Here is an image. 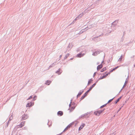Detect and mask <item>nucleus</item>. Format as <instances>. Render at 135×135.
Returning <instances> with one entry per match:
<instances>
[{"label":"nucleus","mask_w":135,"mask_h":135,"mask_svg":"<svg viewBox=\"0 0 135 135\" xmlns=\"http://www.w3.org/2000/svg\"><path fill=\"white\" fill-rule=\"evenodd\" d=\"M95 51L93 52L92 54V55L94 56H96L99 54L102 51L100 50H95Z\"/></svg>","instance_id":"obj_1"},{"label":"nucleus","mask_w":135,"mask_h":135,"mask_svg":"<svg viewBox=\"0 0 135 135\" xmlns=\"http://www.w3.org/2000/svg\"><path fill=\"white\" fill-rule=\"evenodd\" d=\"M118 20H115L112 23V26H113V28L114 27V30H115L116 29V27H115V26L118 23Z\"/></svg>","instance_id":"obj_2"},{"label":"nucleus","mask_w":135,"mask_h":135,"mask_svg":"<svg viewBox=\"0 0 135 135\" xmlns=\"http://www.w3.org/2000/svg\"><path fill=\"white\" fill-rule=\"evenodd\" d=\"M28 117V116L27 115L24 114V115H22L21 120H23L27 119Z\"/></svg>","instance_id":"obj_3"},{"label":"nucleus","mask_w":135,"mask_h":135,"mask_svg":"<svg viewBox=\"0 0 135 135\" xmlns=\"http://www.w3.org/2000/svg\"><path fill=\"white\" fill-rule=\"evenodd\" d=\"M103 112V111L101 110H99L95 111L94 112V114L96 115H99L101 113Z\"/></svg>","instance_id":"obj_4"},{"label":"nucleus","mask_w":135,"mask_h":135,"mask_svg":"<svg viewBox=\"0 0 135 135\" xmlns=\"http://www.w3.org/2000/svg\"><path fill=\"white\" fill-rule=\"evenodd\" d=\"M33 105V103L31 102L30 103H27V104L26 105V107H30L32 106Z\"/></svg>","instance_id":"obj_5"},{"label":"nucleus","mask_w":135,"mask_h":135,"mask_svg":"<svg viewBox=\"0 0 135 135\" xmlns=\"http://www.w3.org/2000/svg\"><path fill=\"white\" fill-rule=\"evenodd\" d=\"M89 92H87V91L86 92V93L81 97V100L83 99L87 95Z\"/></svg>","instance_id":"obj_6"},{"label":"nucleus","mask_w":135,"mask_h":135,"mask_svg":"<svg viewBox=\"0 0 135 135\" xmlns=\"http://www.w3.org/2000/svg\"><path fill=\"white\" fill-rule=\"evenodd\" d=\"M103 62V61L102 62L101 64H100L98 65L97 67V69L98 70H99L102 67L103 65L102 64Z\"/></svg>","instance_id":"obj_7"},{"label":"nucleus","mask_w":135,"mask_h":135,"mask_svg":"<svg viewBox=\"0 0 135 135\" xmlns=\"http://www.w3.org/2000/svg\"><path fill=\"white\" fill-rule=\"evenodd\" d=\"M62 70H61V69L59 68L58 70L56 71L55 73L58 74V75H60L62 73Z\"/></svg>","instance_id":"obj_8"},{"label":"nucleus","mask_w":135,"mask_h":135,"mask_svg":"<svg viewBox=\"0 0 135 135\" xmlns=\"http://www.w3.org/2000/svg\"><path fill=\"white\" fill-rule=\"evenodd\" d=\"M107 76V75H105L103 76L102 77H100V78H99L98 80L97 81H96V83L98 82L99 80L105 78Z\"/></svg>","instance_id":"obj_9"},{"label":"nucleus","mask_w":135,"mask_h":135,"mask_svg":"<svg viewBox=\"0 0 135 135\" xmlns=\"http://www.w3.org/2000/svg\"><path fill=\"white\" fill-rule=\"evenodd\" d=\"M128 78H127L126 79V80L125 81V82L124 83V85L123 86V87L122 88V89H121V90H120V92H119V93H120L121 91H122V90L124 88V87L125 86V85H126V83L128 81Z\"/></svg>","instance_id":"obj_10"},{"label":"nucleus","mask_w":135,"mask_h":135,"mask_svg":"<svg viewBox=\"0 0 135 135\" xmlns=\"http://www.w3.org/2000/svg\"><path fill=\"white\" fill-rule=\"evenodd\" d=\"M74 123L72 122L70 124L67 126L65 128L68 130L69 128H70L74 124Z\"/></svg>","instance_id":"obj_11"},{"label":"nucleus","mask_w":135,"mask_h":135,"mask_svg":"<svg viewBox=\"0 0 135 135\" xmlns=\"http://www.w3.org/2000/svg\"><path fill=\"white\" fill-rule=\"evenodd\" d=\"M84 55V54H82L81 53H80V54L77 55V56L78 57H81L83 56Z\"/></svg>","instance_id":"obj_12"},{"label":"nucleus","mask_w":135,"mask_h":135,"mask_svg":"<svg viewBox=\"0 0 135 135\" xmlns=\"http://www.w3.org/2000/svg\"><path fill=\"white\" fill-rule=\"evenodd\" d=\"M57 114L58 115L60 116H61L63 115V113L62 112L60 111L58 112Z\"/></svg>","instance_id":"obj_13"},{"label":"nucleus","mask_w":135,"mask_h":135,"mask_svg":"<svg viewBox=\"0 0 135 135\" xmlns=\"http://www.w3.org/2000/svg\"><path fill=\"white\" fill-rule=\"evenodd\" d=\"M85 124L84 123H82L80 126L79 128V130L80 131L85 126Z\"/></svg>","instance_id":"obj_14"},{"label":"nucleus","mask_w":135,"mask_h":135,"mask_svg":"<svg viewBox=\"0 0 135 135\" xmlns=\"http://www.w3.org/2000/svg\"><path fill=\"white\" fill-rule=\"evenodd\" d=\"M83 91H84L83 90H80L77 95V97H79L82 94Z\"/></svg>","instance_id":"obj_15"},{"label":"nucleus","mask_w":135,"mask_h":135,"mask_svg":"<svg viewBox=\"0 0 135 135\" xmlns=\"http://www.w3.org/2000/svg\"><path fill=\"white\" fill-rule=\"evenodd\" d=\"M24 123H25L24 122H22L20 123V126L19 127H20V128L22 127L23 126H24Z\"/></svg>","instance_id":"obj_16"},{"label":"nucleus","mask_w":135,"mask_h":135,"mask_svg":"<svg viewBox=\"0 0 135 135\" xmlns=\"http://www.w3.org/2000/svg\"><path fill=\"white\" fill-rule=\"evenodd\" d=\"M122 97H120L117 100H116V101H115V104H116L118 102H119V101L121 99V98Z\"/></svg>","instance_id":"obj_17"},{"label":"nucleus","mask_w":135,"mask_h":135,"mask_svg":"<svg viewBox=\"0 0 135 135\" xmlns=\"http://www.w3.org/2000/svg\"><path fill=\"white\" fill-rule=\"evenodd\" d=\"M79 19L78 18V17H77L73 21V22H72L70 25H72V24H73L74 22H75L77 20Z\"/></svg>","instance_id":"obj_18"},{"label":"nucleus","mask_w":135,"mask_h":135,"mask_svg":"<svg viewBox=\"0 0 135 135\" xmlns=\"http://www.w3.org/2000/svg\"><path fill=\"white\" fill-rule=\"evenodd\" d=\"M84 15V13H81L79 16H78L77 17H78V18L79 19V18H81L82 16Z\"/></svg>","instance_id":"obj_19"},{"label":"nucleus","mask_w":135,"mask_h":135,"mask_svg":"<svg viewBox=\"0 0 135 135\" xmlns=\"http://www.w3.org/2000/svg\"><path fill=\"white\" fill-rule=\"evenodd\" d=\"M107 69L106 67H104L100 71V72H103L105 71Z\"/></svg>","instance_id":"obj_20"},{"label":"nucleus","mask_w":135,"mask_h":135,"mask_svg":"<svg viewBox=\"0 0 135 135\" xmlns=\"http://www.w3.org/2000/svg\"><path fill=\"white\" fill-rule=\"evenodd\" d=\"M93 81V79H90L89 80L88 84V85H89L91 83V81Z\"/></svg>","instance_id":"obj_21"},{"label":"nucleus","mask_w":135,"mask_h":135,"mask_svg":"<svg viewBox=\"0 0 135 135\" xmlns=\"http://www.w3.org/2000/svg\"><path fill=\"white\" fill-rule=\"evenodd\" d=\"M69 54H66L65 55V57H64V59L65 60V59H67V58L69 56Z\"/></svg>","instance_id":"obj_22"},{"label":"nucleus","mask_w":135,"mask_h":135,"mask_svg":"<svg viewBox=\"0 0 135 135\" xmlns=\"http://www.w3.org/2000/svg\"><path fill=\"white\" fill-rule=\"evenodd\" d=\"M75 107H70V111L71 112L75 108Z\"/></svg>","instance_id":"obj_23"},{"label":"nucleus","mask_w":135,"mask_h":135,"mask_svg":"<svg viewBox=\"0 0 135 135\" xmlns=\"http://www.w3.org/2000/svg\"><path fill=\"white\" fill-rule=\"evenodd\" d=\"M51 82V81H50L47 80V83H46L45 84L48 85H49L50 83Z\"/></svg>","instance_id":"obj_24"},{"label":"nucleus","mask_w":135,"mask_h":135,"mask_svg":"<svg viewBox=\"0 0 135 135\" xmlns=\"http://www.w3.org/2000/svg\"><path fill=\"white\" fill-rule=\"evenodd\" d=\"M70 44H69L68 45V46L67 47V50H70V49L71 48V47H70Z\"/></svg>","instance_id":"obj_25"},{"label":"nucleus","mask_w":135,"mask_h":135,"mask_svg":"<svg viewBox=\"0 0 135 135\" xmlns=\"http://www.w3.org/2000/svg\"><path fill=\"white\" fill-rule=\"evenodd\" d=\"M123 56V55H121L120 57L119 58V59L118 60V61H121L122 60V56Z\"/></svg>","instance_id":"obj_26"},{"label":"nucleus","mask_w":135,"mask_h":135,"mask_svg":"<svg viewBox=\"0 0 135 135\" xmlns=\"http://www.w3.org/2000/svg\"><path fill=\"white\" fill-rule=\"evenodd\" d=\"M72 99H71V102H70V104H69V108L68 109V110H70V107H71V103H72Z\"/></svg>","instance_id":"obj_27"},{"label":"nucleus","mask_w":135,"mask_h":135,"mask_svg":"<svg viewBox=\"0 0 135 135\" xmlns=\"http://www.w3.org/2000/svg\"><path fill=\"white\" fill-rule=\"evenodd\" d=\"M114 98H114H112V99H110V100H109L108 101V102H107V104H108V103H109L110 102H111L112 101V100H113V99Z\"/></svg>","instance_id":"obj_28"},{"label":"nucleus","mask_w":135,"mask_h":135,"mask_svg":"<svg viewBox=\"0 0 135 135\" xmlns=\"http://www.w3.org/2000/svg\"><path fill=\"white\" fill-rule=\"evenodd\" d=\"M13 118V117L12 115L10 116L9 118V121H10Z\"/></svg>","instance_id":"obj_29"},{"label":"nucleus","mask_w":135,"mask_h":135,"mask_svg":"<svg viewBox=\"0 0 135 135\" xmlns=\"http://www.w3.org/2000/svg\"><path fill=\"white\" fill-rule=\"evenodd\" d=\"M124 40V37H122L121 39L120 42H122Z\"/></svg>","instance_id":"obj_30"},{"label":"nucleus","mask_w":135,"mask_h":135,"mask_svg":"<svg viewBox=\"0 0 135 135\" xmlns=\"http://www.w3.org/2000/svg\"><path fill=\"white\" fill-rule=\"evenodd\" d=\"M93 88L91 86L89 88V89L87 90V92H89L90 90H91Z\"/></svg>","instance_id":"obj_31"},{"label":"nucleus","mask_w":135,"mask_h":135,"mask_svg":"<svg viewBox=\"0 0 135 135\" xmlns=\"http://www.w3.org/2000/svg\"><path fill=\"white\" fill-rule=\"evenodd\" d=\"M107 104H104V105L101 106L100 108H102L105 107V106H106Z\"/></svg>","instance_id":"obj_32"},{"label":"nucleus","mask_w":135,"mask_h":135,"mask_svg":"<svg viewBox=\"0 0 135 135\" xmlns=\"http://www.w3.org/2000/svg\"><path fill=\"white\" fill-rule=\"evenodd\" d=\"M37 98V96H34L33 97V100L34 101L36 100Z\"/></svg>","instance_id":"obj_33"},{"label":"nucleus","mask_w":135,"mask_h":135,"mask_svg":"<svg viewBox=\"0 0 135 135\" xmlns=\"http://www.w3.org/2000/svg\"><path fill=\"white\" fill-rule=\"evenodd\" d=\"M97 38H98V37L95 38L94 39V41H98L97 40Z\"/></svg>","instance_id":"obj_34"},{"label":"nucleus","mask_w":135,"mask_h":135,"mask_svg":"<svg viewBox=\"0 0 135 135\" xmlns=\"http://www.w3.org/2000/svg\"><path fill=\"white\" fill-rule=\"evenodd\" d=\"M94 83V84H93L92 85V86H91L93 88L94 87V86L96 85V83Z\"/></svg>","instance_id":"obj_35"},{"label":"nucleus","mask_w":135,"mask_h":135,"mask_svg":"<svg viewBox=\"0 0 135 135\" xmlns=\"http://www.w3.org/2000/svg\"><path fill=\"white\" fill-rule=\"evenodd\" d=\"M32 98V96H31L27 99V100H28L31 99Z\"/></svg>","instance_id":"obj_36"},{"label":"nucleus","mask_w":135,"mask_h":135,"mask_svg":"<svg viewBox=\"0 0 135 135\" xmlns=\"http://www.w3.org/2000/svg\"><path fill=\"white\" fill-rule=\"evenodd\" d=\"M54 64V63L52 64L51 65L49 66V68H51V67H52L53 66V65Z\"/></svg>","instance_id":"obj_37"},{"label":"nucleus","mask_w":135,"mask_h":135,"mask_svg":"<svg viewBox=\"0 0 135 135\" xmlns=\"http://www.w3.org/2000/svg\"><path fill=\"white\" fill-rule=\"evenodd\" d=\"M109 29V28H108ZM111 32V31L110 30H109V29H108V30H107V32L108 33H110Z\"/></svg>","instance_id":"obj_38"},{"label":"nucleus","mask_w":135,"mask_h":135,"mask_svg":"<svg viewBox=\"0 0 135 135\" xmlns=\"http://www.w3.org/2000/svg\"><path fill=\"white\" fill-rule=\"evenodd\" d=\"M87 115V114H85L84 115H82L81 116V117H84L86 115Z\"/></svg>","instance_id":"obj_39"},{"label":"nucleus","mask_w":135,"mask_h":135,"mask_svg":"<svg viewBox=\"0 0 135 135\" xmlns=\"http://www.w3.org/2000/svg\"><path fill=\"white\" fill-rule=\"evenodd\" d=\"M67 130L66 129V128H65V129L63 131V132H64Z\"/></svg>","instance_id":"obj_40"},{"label":"nucleus","mask_w":135,"mask_h":135,"mask_svg":"<svg viewBox=\"0 0 135 135\" xmlns=\"http://www.w3.org/2000/svg\"><path fill=\"white\" fill-rule=\"evenodd\" d=\"M96 72H95L94 74V75H93V77H94V76H95V75L96 74Z\"/></svg>","instance_id":"obj_41"},{"label":"nucleus","mask_w":135,"mask_h":135,"mask_svg":"<svg viewBox=\"0 0 135 135\" xmlns=\"http://www.w3.org/2000/svg\"><path fill=\"white\" fill-rule=\"evenodd\" d=\"M134 57V55H133V56H131V58H133V57Z\"/></svg>","instance_id":"obj_42"},{"label":"nucleus","mask_w":135,"mask_h":135,"mask_svg":"<svg viewBox=\"0 0 135 135\" xmlns=\"http://www.w3.org/2000/svg\"><path fill=\"white\" fill-rule=\"evenodd\" d=\"M49 122H48V123H47V125H49V127H50L51 125V124L50 125H49Z\"/></svg>","instance_id":"obj_43"},{"label":"nucleus","mask_w":135,"mask_h":135,"mask_svg":"<svg viewBox=\"0 0 135 135\" xmlns=\"http://www.w3.org/2000/svg\"><path fill=\"white\" fill-rule=\"evenodd\" d=\"M119 67V66H118L117 67H116L115 68H114L116 70V69L117 68H118Z\"/></svg>","instance_id":"obj_44"},{"label":"nucleus","mask_w":135,"mask_h":135,"mask_svg":"<svg viewBox=\"0 0 135 135\" xmlns=\"http://www.w3.org/2000/svg\"><path fill=\"white\" fill-rule=\"evenodd\" d=\"M75 104V103H74V102H73V103H72V105H74Z\"/></svg>","instance_id":"obj_45"},{"label":"nucleus","mask_w":135,"mask_h":135,"mask_svg":"<svg viewBox=\"0 0 135 135\" xmlns=\"http://www.w3.org/2000/svg\"><path fill=\"white\" fill-rule=\"evenodd\" d=\"M62 55H61L60 56V57H59L60 59L62 57Z\"/></svg>","instance_id":"obj_46"},{"label":"nucleus","mask_w":135,"mask_h":135,"mask_svg":"<svg viewBox=\"0 0 135 135\" xmlns=\"http://www.w3.org/2000/svg\"><path fill=\"white\" fill-rule=\"evenodd\" d=\"M110 72L108 73L107 74H106V75H107V76L108 75L110 74Z\"/></svg>","instance_id":"obj_47"},{"label":"nucleus","mask_w":135,"mask_h":135,"mask_svg":"<svg viewBox=\"0 0 135 135\" xmlns=\"http://www.w3.org/2000/svg\"><path fill=\"white\" fill-rule=\"evenodd\" d=\"M82 31V30H81V32L79 33H83V32H84V31Z\"/></svg>","instance_id":"obj_48"},{"label":"nucleus","mask_w":135,"mask_h":135,"mask_svg":"<svg viewBox=\"0 0 135 135\" xmlns=\"http://www.w3.org/2000/svg\"><path fill=\"white\" fill-rule=\"evenodd\" d=\"M115 69L114 68H113V69H112V70H113V71H114L115 70Z\"/></svg>","instance_id":"obj_49"},{"label":"nucleus","mask_w":135,"mask_h":135,"mask_svg":"<svg viewBox=\"0 0 135 135\" xmlns=\"http://www.w3.org/2000/svg\"><path fill=\"white\" fill-rule=\"evenodd\" d=\"M115 69L114 68H113V69H112V70H113V71H114L115 70Z\"/></svg>","instance_id":"obj_50"},{"label":"nucleus","mask_w":135,"mask_h":135,"mask_svg":"<svg viewBox=\"0 0 135 135\" xmlns=\"http://www.w3.org/2000/svg\"><path fill=\"white\" fill-rule=\"evenodd\" d=\"M115 69L114 68H113V69H112V70H113V71H114L115 70Z\"/></svg>","instance_id":"obj_51"},{"label":"nucleus","mask_w":135,"mask_h":135,"mask_svg":"<svg viewBox=\"0 0 135 135\" xmlns=\"http://www.w3.org/2000/svg\"><path fill=\"white\" fill-rule=\"evenodd\" d=\"M105 110V109H104L103 110H101L103 111V112Z\"/></svg>","instance_id":"obj_52"},{"label":"nucleus","mask_w":135,"mask_h":135,"mask_svg":"<svg viewBox=\"0 0 135 135\" xmlns=\"http://www.w3.org/2000/svg\"><path fill=\"white\" fill-rule=\"evenodd\" d=\"M113 71V70H111L110 71V73H111V72H112Z\"/></svg>","instance_id":"obj_53"},{"label":"nucleus","mask_w":135,"mask_h":135,"mask_svg":"<svg viewBox=\"0 0 135 135\" xmlns=\"http://www.w3.org/2000/svg\"><path fill=\"white\" fill-rule=\"evenodd\" d=\"M62 133H60V134H58V135H61V134Z\"/></svg>","instance_id":"obj_54"},{"label":"nucleus","mask_w":135,"mask_h":135,"mask_svg":"<svg viewBox=\"0 0 135 135\" xmlns=\"http://www.w3.org/2000/svg\"><path fill=\"white\" fill-rule=\"evenodd\" d=\"M114 135V134L113 133V134H111V135Z\"/></svg>","instance_id":"obj_55"},{"label":"nucleus","mask_w":135,"mask_h":135,"mask_svg":"<svg viewBox=\"0 0 135 135\" xmlns=\"http://www.w3.org/2000/svg\"><path fill=\"white\" fill-rule=\"evenodd\" d=\"M9 120H8V123L7 124V125H8V123L9 122Z\"/></svg>","instance_id":"obj_56"},{"label":"nucleus","mask_w":135,"mask_h":135,"mask_svg":"<svg viewBox=\"0 0 135 135\" xmlns=\"http://www.w3.org/2000/svg\"><path fill=\"white\" fill-rule=\"evenodd\" d=\"M121 109V108H120L119 109V110L118 111V112H119V111L120 110V109Z\"/></svg>","instance_id":"obj_57"},{"label":"nucleus","mask_w":135,"mask_h":135,"mask_svg":"<svg viewBox=\"0 0 135 135\" xmlns=\"http://www.w3.org/2000/svg\"><path fill=\"white\" fill-rule=\"evenodd\" d=\"M125 32H123V35H124L125 34Z\"/></svg>","instance_id":"obj_58"},{"label":"nucleus","mask_w":135,"mask_h":135,"mask_svg":"<svg viewBox=\"0 0 135 135\" xmlns=\"http://www.w3.org/2000/svg\"><path fill=\"white\" fill-rule=\"evenodd\" d=\"M134 67H135V64H134Z\"/></svg>","instance_id":"obj_59"},{"label":"nucleus","mask_w":135,"mask_h":135,"mask_svg":"<svg viewBox=\"0 0 135 135\" xmlns=\"http://www.w3.org/2000/svg\"><path fill=\"white\" fill-rule=\"evenodd\" d=\"M73 59V58H71L70 59H71V60H72V59Z\"/></svg>","instance_id":"obj_60"},{"label":"nucleus","mask_w":135,"mask_h":135,"mask_svg":"<svg viewBox=\"0 0 135 135\" xmlns=\"http://www.w3.org/2000/svg\"><path fill=\"white\" fill-rule=\"evenodd\" d=\"M87 27H88V28H89L88 26Z\"/></svg>","instance_id":"obj_61"},{"label":"nucleus","mask_w":135,"mask_h":135,"mask_svg":"<svg viewBox=\"0 0 135 135\" xmlns=\"http://www.w3.org/2000/svg\"><path fill=\"white\" fill-rule=\"evenodd\" d=\"M65 53H66V52H65Z\"/></svg>","instance_id":"obj_62"},{"label":"nucleus","mask_w":135,"mask_h":135,"mask_svg":"<svg viewBox=\"0 0 135 135\" xmlns=\"http://www.w3.org/2000/svg\"><path fill=\"white\" fill-rule=\"evenodd\" d=\"M130 135H132L131 134H130Z\"/></svg>","instance_id":"obj_63"}]
</instances>
